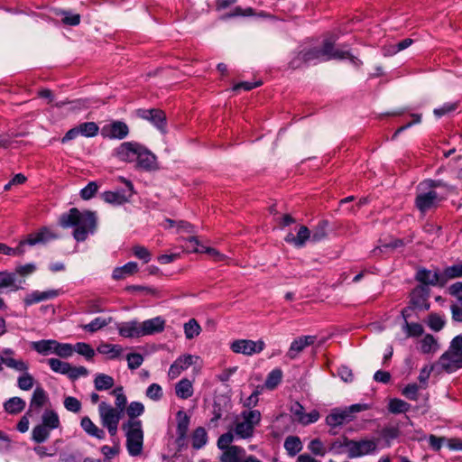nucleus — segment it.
<instances>
[{
	"mask_svg": "<svg viewBox=\"0 0 462 462\" xmlns=\"http://www.w3.org/2000/svg\"><path fill=\"white\" fill-rule=\"evenodd\" d=\"M60 225L63 228L74 227L73 237L78 242H83L89 234H94L97 228V217L91 211H79L70 208L60 217Z\"/></svg>",
	"mask_w": 462,
	"mask_h": 462,
	"instance_id": "obj_1",
	"label": "nucleus"
},
{
	"mask_svg": "<svg viewBox=\"0 0 462 462\" xmlns=\"http://www.w3.org/2000/svg\"><path fill=\"white\" fill-rule=\"evenodd\" d=\"M126 437V448L130 456L142 454L143 447V430L140 420H128L122 425Z\"/></svg>",
	"mask_w": 462,
	"mask_h": 462,
	"instance_id": "obj_2",
	"label": "nucleus"
},
{
	"mask_svg": "<svg viewBox=\"0 0 462 462\" xmlns=\"http://www.w3.org/2000/svg\"><path fill=\"white\" fill-rule=\"evenodd\" d=\"M437 365L447 373H453L462 367V336L452 339L448 349L439 358Z\"/></svg>",
	"mask_w": 462,
	"mask_h": 462,
	"instance_id": "obj_3",
	"label": "nucleus"
},
{
	"mask_svg": "<svg viewBox=\"0 0 462 462\" xmlns=\"http://www.w3.org/2000/svg\"><path fill=\"white\" fill-rule=\"evenodd\" d=\"M261 412L257 410L244 411L236 418L234 433L236 438L248 439L254 436V428L260 424Z\"/></svg>",
	"mask_w": 462,
	"mask_h": 462,
	"instance_id": "obj_4",
	"label": "nucleus"
},
{
	"mask_svg": "<svg viewBox=\"0 0 462 462\" xmlns=\"http://www.w3.org/2000/svg\"><path fill=\"white\" fill-rule=\"evenodd\" d=\"M426 185L420 182L416 189L415 207L422 214L436 208L439 202L445 199V196H440L436 190L428 189Z\"/></svg>",
	"mask_w": 462,
	"mask_h": 462,
	"instance_id": "obj_5",
	"label": "nucleus"
},
{
	"mask_svg": "<svg viewBox=\"0 0 462 462\" xmlns=\"http://www.w3.org/2000/svg\"><path fill=\"white\" fill-rule=\"evenodd\" d=\"M98 414L103 427L107 429L111 437L116 436L123 412L111 404L102 402L98 405Z\"/></svg>",
	"mask_w": 462,
	"mask_h": 462,
	"instance_id": "obj_6",
	"label": "nucleus"
},
{
	"mask_svg": "<svg viewBox=\"0 0 462 462\" xmlns=\"http://www.w3.org/2000/svg\"><path fill=\"white\" fill-rule=\"evenodd\" d=\"M265 347L263 340L237 339L232 342L230 348L234 353L253 356L261 353Z\"/></svg>",
	"mask_w": 462,
	"mask_h": 462,
	"instance_id": "obj_7",
	"label": "nucleus"
},
{
	"mask_svg": "<svg viewBox=\"0 0 462 462\" xmlns=\"http://www.w3.org/2000/svg\"><path fill=\"white\" fill-rule=\"evenodd\" d=\"M344 445L351 457L365 456L376 449V443L370 439L360 441L346 440Z\"/></svg>",
	"mask_w": 462,
	"mask_h": 462,
	"instance_id": "obj_8",
	"label": "nucleus"
},
{
	"mask_svg": "<svg viewBox=\"0 0 462 462\" xmlns=\"http://www.w3.org/2000/svg\"><path fill=\"white\" fill-rule=\"evenodd\" d=\"M319 51L322 60H328L332 59H349L352 64L356 67H359L362 64L358 59L352 56L348 51L334 50L333 43L329 41L324 42Z\"/></svg>",
	"mask_w": 462,
	"mask_h": 462,
	"instance_id": "obj_9",
	"label": "nucleus"
},
{
	"mask_svg": "<svg viewBox=\"0 0 462 462\" xmlns=\"http://www.w3.org/2000/svg\"><path fill=\"white\" fill-rule=\"evenodd\" d=\"M128 134L127 125L121 121H113L105 125L101 129V135L108 139H124Z\"/></svg>",
	"mask_w": 462,
	"mask_h": 462,
	"instance_id": "obj_10",
	"label": "nucleus"
},
{
	"mask_svg": "<svg viewBox=\"0 0 462 462\" xmlns=\"http://www.w3.org/2000/svg\"><path fill=\"white\" fill-rule=\"evenodd\" d=\"M139 117L151 122L162 133H165L166 129V116L159 109H140L137 111Z\"/></svg>",
	"mask_w": 462,
	"mask_h": 462,
	"instance_id": "obj_11",
	"label": "nucleus"
},
{
	"mask_svg": "<svg viewBox=\"0 0 462 462\" xmlns=\"http://www.w3.org/2000/svg\"><path fill=\"white\" fill-rule=\"evenodd\" d=\"M316 340L315 336H301L295 338L290 346L286 354L287 357L291 360L297 358V356L309 346L314 344Z\"/></svg>",
	"mask_w": 462,
	"mask_h": 462,
	"instance_id": "obj_12",
	"label": "nucleus"
},
{
	"mask_svg": "<svg viewBox=\"0 0 462 462\" xmlns=\"http://www.w3.org/2000/svg\"><path fill=\"white\" fill-rule=\"evenodd\" d=\"M139 147L140 144L136 143L125 142L116 149L115 155L123 162H135Z\"/></svg>",
	"mask_w": 462,
	"mask_h": 462,
	"instance_id": "obj_13",
	"label": "nucleus"
},
{
	"mask_svg": "<svg viewBox=\"0 0 462 462\" xmlns=\"http://www.w3.org/2000/svg\"><path fill=\"white\" fill-rule=\"evenodd\" d=\"M197 358L192 355H184L179 356L170 366L168 376L170 379H176L183 371L187 370L192 364L193 359Z\"/></svg>",
	"mask_w": 462,
	"mask_h": 462,
	"instance_id": "obj_14",
	"label": "nucleus"
},
{
	"mask_svg": "<svg viewBox=\"0 0 462 462\" xmlns=\"http://www.w3.org/2000/svg\"><path fill=\"white\" fill-rule=\"evenodd\" d=\"M117 329L119 335L124 337L133 338L143 337L141 322L137 320L120 323L117 326Z\"/></svg>",
	"mask_w": 462,
	"mask_h": 462,
	"instance_id": "obj_15",
	"label": "nucleus"
},
{
	"mask_svg": "<svg viewBox=\"0 0 462 462\" xmlns=\"http://www.w3.org/2000/svg\"><path fill=\"white\" fill-rule=\"evenodd\" d=\"M166 321L161 317H155L141 322L143 336H149L161 333L164 330Z\"/></svg>",
	"mask_w": 462,
	"mask_h": 462,
	"instance_id": "obj_16",
	"label": "nucleus"
},
{
	"mask_svg": "<svg viewBox=\"0 0 462 462\" xmlns=\"http://www.w3.org/2000/svg\"><path fill=\"white\" fill-rule=\"evenodd\" d=\"M57 236L49 228L42 227L38 232L31 234L27 239L23 242H21V246L24 244L30 245H35L37 244H44L51 239L56 238Z\"/></svg>",
	"mask_w": 462,
	"mask_h": 462,
	"instance_id": "obj_17",
	"label": "nucleus"
},
{
	"mask_svg": "<svg viewBox=\"0 0 462 462\" xmlns=\"http://www.w3.org/2000/svg\"><path fill=\"white\" fill-rule=\"evenodd\" d=\"M48 401V396L46 392L42 387L35 388L31 402L30 407L27 411V414L39 413L42 407Z\"/></svg>",
	"mask_w": 462,
	"mask_h": 462,
	"instance_id": "obj_18",
	"label": "nucleus"
},
{
	"mask_svg": "<svg viewBox=\"0 0 462 462\" xmlns=\"http://www.w3.org/2000/svg\"><path fill=\"white\" fill-rule=\"evenodd\" d=\"M24 279H15V273L9 272H0V291L5 288H10V291H16L22 289Z\"/></svg>",
	"mask_w": 462,
	"mask_h": 462,
	"instance_id": "obj_19",
	"label": "nucleus"
},
{
	"mask_svg": "<svg viewBox=\"0 0 462 462\" xmlns=\"http://www.w3.org/2000/svg\"><path fill=\"white\" fill-rule=\"evenodd\" d=\"M416 279L426 285H436L439 282L445 283L442 273L439 274L437 271L421 269L417 272Z\"/></svg>",
	"mask_w": 462,
	"mask_h": 462,
	"instance_id": "obj_20",
	"label": "nucleus"
},
{
	"mask_svg": "<svg viewBox=\"0 0 462 462\" xmlns=\"http://www.w3.org/2000/svg\"><path fill=\"white\" fill-rule=\"evenodd\" d=\"M353 415H349V411L345 410H333L326 418V422L330 427H337L345 422L351 421Z\"/></svg>",
	"mask_w": 462,
	"mask_h": 462,
	"instance_id": "obj_21",
	"label": "nucleus"
},
{
	"mask_svg": "<svg viewBox=\"0 0 462 462\" xmlns=\"http://www.w3.org/2000/svg\"><path fill=\"white\" fill-rule=\"evenodd\" d=\"M245 457V450L239 446H231L221 454V462H242Z\"/></svg>",
	"mask_w": 462,
	"mask_h": 462,
	"instance_id": "obj_22",
	"label": "nucleus"
},
{
	"mask_svg": "<svg viewBox=\"0 0 462 462\" xmlns=\"http://www.w3.org/2000/svg\"><path fill=\"white\" fill-rule=\"evenodd\" d=\"M58 294L59 292L56 290H49L46 291H34L24 298V303L26 305H32L37 302L55 298L58 296Z\"/></svg>",
	"mask_w": 462,
	"mask_h": 462,
	"instance_id": "obj_23",
	"label": "nucleus"
},
{
	"mask_svg": "<svg viewBox=\"0 0 462 462\" xmlns=\"http://www.w3.org/2000/svg\"><path fill=\"white\" fill-rule=\"evenodd\" d=\"M80 426L83 430L91 437H95L98 439H103L105 438V431L98 428L88 416L81 419Z\"/></svg>",
	"mask_w": 462,
	"mask_h": 462,
	"instance_id": "obj_24",
	"label": "nucleus"
},
{
	"mask_svg": "<svg viewBox=\"0 0 462 462\" xmlns=\"http://www.w3.org/2000/svg\"><path fill=\"white\" fill-rule=\"evenodd\" d=\"M177 434L178 440L182 441L185 439L189 425V417L183 411H179L177 412Z\"/></svg>",
	"mask_w": 462,
	"mask_h": 462,
	"instance_id": "obj_25",
	"label": "nucleus"
},
{
	"mask_svg": "<svg viewBox=\"0 0 462 462\" xmlns=\"http://www.w3.org/2000/svg\"><path fill=\"white\" fill-rule=\"evenodd\" d=\"M420 352L425 355H434L439 349L438 340L430 334L424 336L420 341Z\"/></svg>",
	"mask_w": 462,
	"mask_h": 462,
	"instance_id": "obj_26",
	"label": "nucleus"
},
{
	"mask_svg": "<svg viewBox=\"0 0 462 462\" xmlns=\"http://www.w3.org/2000/svg\"><path fill=\"white\" fill-rule=\"evenodd\" d=\"M135 162L143 169H151L155 162V156L140 145Z\"/></svg>",
	"mask_w": 462,
	"mask_h": 462,
	"instance_id": "obj_27",
	"label": "nucleus"
},
{
	"mask_svg": "<svg viewBox=\"0 0 462 462\" xmlns=\"http://www.w3.org/2000/svg\"><path fill=\"white\" fill-rule=\"evenodd\" d=\"M194 389L192 382L187 378L181 379L175 385L176 395L183 400H186L193 395Z\"/></svg>",
	"mask_w": 462,
	"mask_h": 462,
	"instance_id": "obj_28",
	"label": "nucleus"
},
{
	"mask_svg": "<svg viewBox=\"0 0 462 462\" xmlns=\"http://www.w3.org/2000/svg\"><path fill=\"white\" fill-rule=\"evenodd\" d=\"M137 271V263L134 262H129L121 267L114 269L112 276L115 280H123L127 276L134 274Z\"/></svg>",
	"mask_w": 462,
	"mask_h": 462,
	"instance_id": "obj_29",
	"label": "nucleus"
},
{
	"mask_svg": "<svg viewBox=\"0 0 462 462\" xmlns=\"http://www.w3.org/2000/svg\"><path fill=\"white\" fill-rule=\"evenodd\" d=\"M2 365H5L8 368L19 373L29 370V364L22 358H14V356H2Z\"/></svg>",
	"mask_w": 462,
	"mask_h": 462,
	"instance_id": "obj_30",
	"label": "nucleus"
},
{
	"mask_svg": "<svg viewBox=\"0 0 462 462\" xmlns=\"http://www.w3.org/2000/svg\"><path fill=\"white\" fill-rule=\"evenodd\" d=\"M97 350L99 354L106 356L109 359H116L123 353V347L121 346L108 343L100 344Z\"/></svg>",
	"mask_w": 462,
	"mask_h": 462,
	"instance_id": "obj_31",
	"label": "nucleus"
},
{
	"mask_svg": "<svg viewBox=\"0 0 462 462\" xmlns=\"http://www.w3.org/2000/svg\"><path fill=\"white\" fill-rule=\"evenodd\" d=\"M283 446L287 454L291 457L296 456L303 448L300 439L297 436H288Z\"/></svg>",
	"mask_w": 462,
	"mask_h": 462,
	"instance_id": "obj_32",
	"label": "nucleus"
},
{
	"mask_svg": "<svg viewBox=\"0 0 462 462\" xmlns=\"http://www.w3.org/2000/svg\"><path fill=\"white\" fill-rule=\"evenodd\" d=\"M336 446L333 443L329 448L319 439H314L308 444V449L315 456L324 457L328 450H332Z\"/></svg>",
	"mask_w": 462,
	"mask_h": 462,
	"instance_id": "obj_33",
	"label": "nucleus"
},
{
	"mask_svg": "<svg viewBox=\"0 0 462 462\" xmlns=\"http://www.w3.org/2000/svg\"><path fill=\"white\" fill-rule=\"evenodd\" d=\"M32 347L39 354L47 356L54 351L55 340H40L31 343Z\"/></svg>",
	"mask_w": 462,
	"mask_h": 462,
	"instance_id": "obj_34",
	"label": "nucleus"
},
{
	"mask_svg": "<svg viewBox=\"0 0 462 462\" xmlns=\"http://www.w3.org/2000/svg\"><path fill=\"white\" fill-rule=\"evenodd\" d=\"M4 407L8 413L16 414L25 408V402L20 397H12L5 402Z\"/></svg>",
	"mask_w": 462,
	"mask_h": 462,
	"instance_id": "obj_35",
	"label": "nucleus"
},
{
	"mask_svg": "<svg viewBox=\"0 0 462 462\" xmlns=\"http://www.w3.org/2000/svg\"><path fill=\"white\" fill-rule=\"evenodd\" d=\"M422 184H427L426 187L428 189L436 190L438 188H441L444 189V193L440 194V196H445V198L449 194L455 191V188L451 185H448L445 183L443 180H425L421 181Z\"/></svg>",
	"mask_w": 462,
	"mask_h": 462,
	"instance_id": "obj_36",
	"label": "nucleus"
},
{
	"mask_svg": "<svg viewBox=\"0 0 462 462\" xmlns=\"http://www.w3.org/2000/svg\"><path fill=\"white\" fill-rule=\"evenodd\" d=\"M184 334L187 339L190 340L201 333V327L195 319H190L183 325Z\"/></svg>",
	"mask_w": 462,
	"mask_h": 462,
	"instance_id": "obj_37",
	"label": "nucleus"
},
{
	"mask_svg": "<svg viewBox=\"0 0 462 462\" xmlns=\"http://www.w3.org/2000/svg\"><path fill=\"white\" fill-rule=\"evenodd\" d=\"M95 388L97 391H104L112 388L115 381L112 376L106 374H97L94 380Z\"/></svg>",
	"mask_w": 462,
	"mask_h": 462,
	"instance_id": "obj_38",
	"label": "nucleus"
},
{
	"mask_svg": "<svg viewBox=\"0 0 462 462\" xmlns=\"http://www.w3.org/2000/svg\"><path fill=\"white\" fill-rule=\"evenodd\" d=\"M102 199L114 205H122L128 201V198L120 191H106L102 194Z\"/></svg>",
	"mask_w": 462,
	"mask_h": 462,
	"instance_id": "obj_39",
	"label": "nucleus"
},
{
	"mask_svg": "<svg viewBox=\"0 0 462 462\" xmlns=\"http://www.w3.org/2000/svg\"><path fill=\"white\" fill-rule=\"evenodd\" d=\"M42 424L45 425L51 430L57 429L60 426L58 414L51 410L45 411L42 417Z\"/></svg>",
	"mask_w": 462,
	"mask_h": 462,
	"instance_id": "obj_40",
	"label": "nucleus"
},
{
	"mask_svg": "<svg viewBox=\"0 0 462 462\" xmlns=\"http://www.w3.org/2000/svg\"><path fill=\"white\" fill-rule=\"evenodd\" d=\"M208 441V435L204 428H197L192 434V447L196 449L201 448Z\"/></svg>",
	"mask_w": 462,
	"mask_h": 462,
	"instance_id": "obj_41",
	"label": "nucleus"
},
{
	"mask_svg": "<svg viewBox=\"0 0 462 462\" xmlns=\"http://www.w3.org/2000/svg\"><path fill=\"white\" fill-rule=\"evenodd\" d=\"M51 430L42 423L33 428L32 438L37 443L44 442L50 437Z\"/></svg>",
	"mask_w": 462,
	"mask_h": 462,
	"instance_id": "obj_42",
	"label": "nucleus"
},
{
	"mask_svg": "<svg viewBox=\"0 0 462 462\" xmlns=\"http://www.w3.org/2000/svg\"><path fill=\"white\" fill-rule=\"evenodd\" d=\"M79 134L85 137H94L97 134L99 127L95 122H86L78 125Z\"/></svg>",
	"mask_w": 462,
	"mask_h": 462,
	"instance_id": "obj_43",
	"label": "nucleus"
},
{
	"mask_svg": "<svg viewBox=\"0 0 462 462\" xmlns=\"http://www.w3.org/2000/svg\"><path fill=\"white\" fill-rule=\"evenodd\" d=\"M411 302L414 308L419 310H428L430 305L427 303V299L421 293L420 290H414L411 292Z\"/></svg>",
	"mask_w": 462,
	"mask_h": 462,
	"instance_id": "obj_44",
	"label": "nucleus"
},
{
	"mask_svg": "<svg viewBox=\"0 0 462 462\" xmlns=\"http://www.w3.org/2000/svg\"><path fill=\"white\" fill-rule=\"evenodd\" d=\"M462 277V262L448 266L442 273L443 281Z\"/></svg>",
	"mask_w": 462,
	"mask_h": 462,
	"instance_id": "obj_45",
	"label": "nucleus"
},
{
	"mask_svg": "<svg viewBox=\"0 0 462 462\" xmlns=\"http://www.w3.org/2000/svg\"><path fill=\"white\" fill-rule=\"evenodd\" d=\"M53 353L62 358H68L73 355L74 348L71 344L59 343L58 341L55 340Z\"/></svg>",
	"mask_w": 462,
	"mask_h": 462,
	"instance_id": "obj_46",
	"label": "nucleus"
},
{
	"mask_svg": "<svg viewBox=\"0 0 462 462\" xmlns=\"http://www.w3.org/2000/svg\"><path fill=\"white\" fill-rule=\"evenodd\" d=\"M110 321H111V318H109L108 319H106L104 318L97 317L95 319H93L90 323L83 325L82 328L88 332L94 333V332L101 329L102 328L106 327V325H108L110 323Z\"/></svg>",
	"mask_w": 462,
	"mask_h": 462,
	"instance_id": "obj_47",
	"label": "nucleus"
},
{
	"mask_svg": "<svg viewBox=\"0 0 462 462\" xmlns=\"http://www.w3.org/2000/svg\"><path fill=\"white\" fill-rule=\"evenodd\" d=\"M411 405L401 400V399H393L389 402L388 409L392 413H403L410 410Z\"/></svg>",
	"mask_w": 462,
	"mask_h": 462,
	"instance_id": "obj_48",
	"label": "nucleus"
},
{
	"mask_svg": "<svg viewBox=\"0 0 462 462\" xmlns=\"http://www.w3.org/2000/svg\"><path fill=\"white\" fill-rule=\"evenodd\" d=\"M48 364L51 369L61 374H68L69 373V364L67 362H63L57 358H50L48 360Z\"/></svg>",
	"mask_w": 462,
	"mask_h": 462,
	"instance_id": "obj_49",
	"label": "nucleus"
},
{
	"mask_svg": "<svg viewBox=\"0 0 462 462\" xmlns=\"http://www.w3.org/2000/svg\"><path fill=\"white\" fill-rule=\"evenodd\" d=\"M34 378L28 371L22 373L17 379V385L23 391H29L33 387Z\"/></svg>",
	"mask_w": 462,
	"mask_h": 462,
	"instance_id": "obj_50",
	"label": "nucleus"
},
{
	"mask_svg": "<svg viewBox=\"0 0 462 462\" xmlns=\"http://www.w3.org/2000/svg\"><path fill=\"white\" fill-rule=\"evenodd\" d=\"M56 14L61 16V21L64 24L76 26L80 23V15L78 14H72L63 10H60Z\"/></svg>",
	"mask_w": 462,
	"mask_h": 462,
	"instance_id": "obj_51",
	"label": "nucleus"
},
{
	"mask_svg": "<svg viewBox=\"0 0 462 462\" xmlns=\"http://www.w3.org/2000/svg\"><path fill=\"white\" fill-rule=\"evenodd\" d=\"M282 372L281 369H274L269 373L266 381L265 387L273 390L282 381Z\"/></svg>",
	"mask_w": 462,
	"mask_h": 462,
	"instance_id": "obj_52",
	"label": "nucleus"
},
{
	"mask_svg": "<svg viewBox=\"0 0 462 462\" xmlns=\"http://www.w3.org/2000/svg\"><path fill=\"white\" fill-rule=\"evenodd\" d=\"M144 412V405L140 402H132L126 408L129 420H137Z\"/></svg>",
	"mask_w": 462,
	"mask_h": 462,
	"instance_id": "obj_53",
	"label": "nucleus"
},
{
	"mask_svg": "<svg viewBox=\"0 0 462 462\" xmlns=\"http://www.w3.org/2000/svg\"><path fill=\"white\" fill-rule=\"evenodd\" d=\"M112 394L115 395V397H116V401H115L116 407L115 408L117 410H120L121 412H124V411L125 410L126 403H127V398L125 395V393H123V387L122 386L116 387V389L113 390Z\"/></svg>",
	"mask_w": 462,
	"mask_h": 462,
	"instance_id": "obj_54",
	"label": "nucleus"
},
{
	"mask_svg": "<svg viewBox=\"0 0 462 462\" xmlns=\"http://www.w3.org/2000/svg\"><path fill=\"white\" fill-rule=\"evenodd\" d=\"M420 390H423L422 388H420V385L417 384L415 383H409L408 385H406L402 389V393L409 400L417 401L419 399Z\"/></svg>",
	"mask_w": 462,
	"mask_h": 462,
	"instance_id": "obj_55",
	"label": "nucleus"
},
{
	"mask_svg": "<svg viewBox=\"0 0 462 462\" xmlns=\"http://www.w3.org/2000/svg\"><path fill=\"white\" fill-rule=\"evenodd\" d=\"M145 394H146L147 398H149L154 402H158L162 398V395H163L162 388L158 383H152L146 389Z\"/></svg>",
	"mask_w": 462,
	"mask_h": 462,
	"instance_id": "obj_56",
	"label": "nucleus"
},
{
	"mask_svg": "<svg viewBox=\"0 0 462 462\" xmlns=\"http://www.w3.org/2000/svg\"><path fill=\"white\" fill-rule=\"evenodd\" d=\"M445 325V319L442 316L432 313L428 318V326L434 331H439Z\"/></svg>",
	"mask_w": 462,
	"mask_h": 462,
	"instance_id": "obj_57",
	"label": "nucleus"
},
{
	"mask_svg": "<svg viewBox=\"0 0 462 462\" xmlns=\"http://www.w3.org/2000/svg\"><path fill=\"white\" fill-rule=\"evenodd\" d=\"M403 330L407 337H419L423 333V328L419 323H409L406 319L403 325Z\"/></svg>",
	"mask_w": 462,
	"mask_h": 462,
	"instance_id": "obj_58",
	"label": "nucleus"
},
{
	"mask_svg": "<svg viewBox=\"0 0 462 462\" xmlns=\"http://www.w3.org/2000/svg\"><path fill=\"white\" fill-rule=\"evenodd\" d=\"M402 245V240H394L390 243H384L381 245L376 246L371 254L373 256H379L381 254L386 252L388 249H394L396 247H399Z\"/></svg>",
	"mask_w": 462,
	"mask_h": 462,
	"instance_id": "obj_59",
	"label": "nucleus"
},
{
	"mask_svg": "<svg viewBox=\"0 0 462 462\" xmlns=\"http://www.w3.org/2000/svg\"><path fill=\"white\" fill-rule=\"evenodd\" d=\"M74 352L76 351L81 356H84L86 358L90 359L94 356L95 351L94 349L87 343L79 342L77 343L74 346Z\"/></svg>",
	"mask_w": 462,
	"mask_h": 462,
	"instance_id": "obj_60",
	"label": "nucleus"
},
{
	"mask_svg": "<svg viewBox=\"0 0 462 462\" xmlns=\"http://www.w3.org/2000/svg\"><path fill=\"white\" fill-rule=\"evenodd\" d=\"M434 369V365H425L423 366L418 376V380L420 385V388L426 389L428 386V380L430 376L432 370Z\"/></svg>",
	"mask_w": 462,
	"mask_h": 462,
	"instance_id": "obj_61",
	"label": "nucleus"
},
{
	"mask_svg": "<svg viewBox=\"0 0 462 462\" xmlns=\"http://www.w3.org/2000/svg\"><path fill=\"white\" fill-rule=\"evenodd\" d=\"M127 365L131 370L137 369L143 362V356L138 353H131L126 356Z\"/></svg>",
	"mask_w": 462,
	"mask_h": 462,
	"instance_id": "obj_62",
	"label": "nucleus"
},
{
	"mask_svg": "<svg viewBox=\"0 0 462 462\" xmlns=\"http://www.w3.org/2000/svg\"><path fill=\"white\" fill-rule=\"evenodd\" d=\"M235 437V433L231 431L222 434L217 439V448L223 451L230 448Z\"/></svg>",
	"mask_w": 462,
	"mask_h": 462,
	"instance_id": "obj_63",
	"label": "nucleus"
},
{
	"mask_svg": "<svg viewBox=\"0 0 462 462\" xmlns=\"http://www.w3.org/2000/svg\"><path fill=\"white\" fill-rule=\"evenodd\" d=\"M448 292L456 298V303H462V282H457L450 285Z\"/></svg>",
	"mask_w": 462,
	"mask_h": 462,
	"instance_id": "obj_64",
	"label": "nucleus"
}]
</instances>
